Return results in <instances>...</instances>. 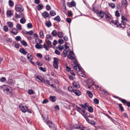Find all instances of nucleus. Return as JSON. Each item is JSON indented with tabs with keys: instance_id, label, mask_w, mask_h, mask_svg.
I'll use <instances>...</instances> for the list:
<instances>
[{
	"instance_id": "1",
	"label": "nucleus",
	"mask_w": 130,
	"mask_h": 130,
	"mask_svg": "<svg viewBox=\"0 0 130 130\" xmlns=\"http://www.w3.org/2000/svg\"><path fill=\"white\" fill-rule=\"evenodd\" d=\"M1 89L4 92L7 94L9 95L11 92L10 90V87L9 86L7 85H3L1 86Z\"/></svg>"
},
{
	"instance_id": "2",
	"label": "nucleus",
	"mask_w": 130,
	"mask_h": 130,
	"mask_svg": "<svg viewBox=\"0 0 130 130\" xmlns=\"http://www.w3.org/2000/svg\"><path fill=\"white\" fill-rule=\"evenodd\" d=\"M46 123L50 128H52L53 130H56V126L52 122L49 121H46Z\"/></svg>"
},
{
	"instance_id": "3",
	"label": "nucleus",
	"mask_w": 130,
	"mask_h": 130,
	"mask_svg": "<svg viewBox=\"0 0 130 130\" xmlns=\"http://www.w3.org/2000/svg\"><path fill=\"white\" fill-rule=\"evenodd\" d=\"M15 10L18 12H22L24 10V8L20 4H18L15 7Z\"/></svg>"
},
{
	"instance_id": "4",
	"label": "nucleus",
	"mask_w": 130,
	"mask_h": 130,
	"mask_svg": "<svg viewBox=\"0 0 130 130\" xmlns=\"http://www.w3.org/2000/svg\"><path fill=\"white\" fill-rule=\"evenodd\" d=\"M74 107H76L77 108L76 110L79 112L84 117L85 113V110L83 108H81L77 106L76 105H75Z\"/></svg>"
},
{
	"instance_id": "5",
	"label": "nucleus",
	"mask_w": 130,
	"mask_h": 130,
	"mask_svg": "<svg viewBox=\"0 0 130 130\" xmlns=\"http://www.w3.org/2000/svg\"><path fill=\"white\" fill-rule=\"evenodd\" d=\"M54 61L53 62V65L54 67L56 69H57L58 68V63L59 61V59L56 58L54 57Z\"/></svg>"
},
{
	"instance_id": "6",
	"label": "nucleus",
	"mask_w": 130,
	"mask_h": 130,
	"mask_svg": "<svg viewBox=\"0 0 130 130\" xmlns=\"http://www.w3.org/2000/svg\"><path fill=\"white\" fill-rule=\"evenodd\" d=\"M78 74L80 76L85 77L86 76L84 74V72L82 70V68L78 66Z\"/></svg>"
},
{
	"instance_id": "7",
	"label": "nucleus",
	"mask_w": 130,
	"mask_h": 130,
	"mask_svg": "<svg viewBox=\"0 0 130 130\" xmlns=\"http://www.w3.org/2000/svg\"><path fill=\"white\" fill-rule=\"evenodd\" d=\"M19 108L20 110L22 112L25 113L27 111L28 108L26 106L23 105V104H21L19 105Z\"/></svg>"
},
{
	"instance_id": "8",
	"label": "nucleus",
	"mask_w": 130,
	"mask_h": 130,
	"mask_svg": "<svg viewBox=\"0 0 130 130\" xmlns=\"http://www.w3.org/2000/svg\"><path fill=\"white\" fill-rule=\"evenodd\" d=\"M42 16L43 18L46 19L48 18V19L50 18V17L49 15V14L46 11H44L42 14Z\"/></svg>"
},
{
	"instance_id": "9",
	"label": "nucleus",
	"mask_w": 130,
	"mask_h": 130,
	"mask_svg": "<svg viewBox=\"0 0 130 130\" xmlns=\"http://www.w3.org/2000/svg\"><path fill=\"white\" fill-rule=\"evenodd\" d=\"M67 5L69 7H75L76 5V3L74 1H72L71 3L68 2L67 3Z\"/></svg>"
},
{
	"instance_id": "10",
	"label": "nucleus",
	"mask_w": 130,
	"mask_h": 130,
	"mask_svg": "<svg viewBox=\"0 0 130 130\" xmlns=\"http://www.w3.org/2000/svg\"><path fill=\"white\" fill-rule=\"evenodd\" d=\"M15 18L17 19L21 18H24V15L22 12H19V13L18 14L15 13Z\"/></svg>"
},
{
	"instance_id": "11",
	"label": "nucleus",
	"mask_w": 130,
	"mask_h": 130,
	"mask_svg": "<svg viewBox=\"0 0 130 130\" xmlns=\"http://www.w3.org/2000/svg\"><path fill=\"white\" fill-rule=\"evenodd\" d=\"M74 55V54L73 52L72 51H70L69 52V54H68V57L71 59L74 60L75 58L73 56Z\"/></svg>"
},
{
	"instance_id": "12",
	"label": "nucleus",
	"mask_w": 130,
	"mask_h": 130,
	"mask_svg": "<svg viewBox=\"0 0 130 130\" xmlns=\"http://www.w3.org/2000/svg\"><path fill=\"white\" fill-rule=\"evenodd\" d=\"M72 84L74 86L77 88H78L80 87V85L78 82L77 81H74L73 83Z\"/></svg>"
},
{
	"instance_id": "13",
	"label": "nucleus",
	"mask_w": 130,
	"mask_h": 130,
	"mask_svg": "<svg viewBox=\"0 0 130 130\" xmlns=\"http://www.w3.org/2000/svg\"><path fill=\"white\" fill-rule=\"evenodd\" d=\"M105 14L102 11H99V12L97 15L100 19H102L104 17V16Z\"/></svg>"
},
{
	"instance_id": "14",
	"label": "nucleus",
	"mask_w": 130,
	"mask_h": 130,
	"mask_svg": "<svg viewBox=\"0 0 130 130\" xmlns=\"http://www.w3.org/2000/svg\"><path fill=\"white\" fill-rule=\"evenodd\" d=\"M10 31L11 33L15 35H16L18 32L17 30L15 28H13L11 30H10Z\"/></svg>"
},
{
	"instance_id": "15",
	"label": "nucleus",
	"mask_w": 130,
	"mask_h": 130,
	"mask_svg": "<svg viewBox=\"0 0 130 130\" xmlns=\"http://www.w3.org/2000/svg\"><path fill=\"white\" fill-rule=\"evenodd\" d=\"M105 18L108 20L111 19V15L107 11L105 12Z\"/></svg>"
},
{
	"instance_id": "16",
	"label": "nucleus",
	"mask_w": 130,
	"mask_h": 130,
	"mask_svg": "<svg viewBox=\"0 0 130 130\" xmlns=\"http://www.w3.org/2000/svg\"><path fill=\"white\" fill-rule=\"evenodd\" d=\"M56 98L55 96L51 95L49 97V99L50 101L52 102H55L56 101Z\"/></svg>"
},
{
	"instance_id": "17",
	"label": "nucleus",
	"mask_w": 130,
	"mask_h": 130,
	"mask_svg": "<svg viewBox=\"0 0 130 130\" xmlns=\"http://www.w3.org/2000/svg\"><path fill=\"white\" fill-rule=\"evenodd\" d=\"M73 92H74L77 96H79L81 94L80 92L78 90H74L73 91Z\"/></svg>"
},
{
	"instance_id": "18",
	"label": "nucleus",
	"mask_w": 130,
	"mask_h": 130,
	"mask_svg": "<svg viewBox=\"0 0 130 130\" xmlns=\"http://www.w3.org/2000/svg\"><path fill=\"white\" fill-rule=\"evenodd\" d=\"M27 59L29 61L31 60L33 58V57L31 54L29 53H28L27 54Z\"/></svg>"
},
{
	"instance_id": "19",
	"label": "nucleus",
	"mask_w": 130,
	"mask_h": 130,
	"mask_svg": "<svg viewBox=\"0 0 130 130\" xmlns=\"http://www.w3.org/2000/svg\"><path fill=\"white\" fill-rule=\"evenodd\" d=\"M8 84L11 85H14L15 82L11 79H10L8 80L7 82Z\"/></svg>"
},
{
	"instance_id": "20",
	"label": "nucleus",
	"mask_w": 130,
	"mask_h": 130,
	"mask_svg": "<svg viewBox=\"0 0 130 130\" xmlns=\"http://www.w3.org/2000/svg\"><path fill=\"white\" fill-rule=\"evenodd\" d=\"M122 4L123 7H126L127 5V4L126 0H122Z\"/></svg>"
},
{
	"instance_id": "21",
	"label": "nucleus",
	"mask_w": 130,
	"mask_h": 130,
	"mask_svg": "<svg viewBox=\"0 0 130 130\" xmlns=\"http://www.w3.org/2000/svg\"><path fill=\"white\" fill-rule=\"evenodd\" d=\"M19 51L24 55H26L27 53V52L23 48H20L19 50Z\"/></svg>"
},
{
	"instance_id": "22",
	"label": "nucleus",
	"mask_w": 130,
	"mask_h": 130,
	"mask_svg": "<svg viewBox=\"0 0 130 130\" xmlns=\"http://www.w3.org/2000/svg\"><path fill=\"white\" fill-rule=\"evenodd\" d=\"M86 93L89 97L91 98L93 97V94L91 91H87Z\"/></svg>"
},
{
	"instance_id": "23",
	"label": "nucleus",
	"mask_w": 130,
	"mask_h": 130,
	"mask_svg": "<svg viewBox=\"0 0 130 130\" xmlns=\"http://www.w3.org/2000/svg\"><path fill=\"white\" fill-rule=\"evenodd\" d=\"M7 24L8 25L9 27L11 28L13 26V23L11 22H8L7 23Z\"/></svg>"
},
{
	"instance_id": "24",
	"label": "nucleus",
	"mask_w": 130,
	"mask_h": 130,
	"mask_svg": "<svg viewBox=\"0 0 130 130\" xmlns=\"http://www.w3.org/2000/svg\"><path fill=\"white\" fill-rule=\"evenodd\" d=\"M37 78L43 83L45 82V80L43 79L40 76H37Z\"/></svg>"
},
{
	"instance_id": "25",
	"label": "nucleus",
	"mask_w": 130,
	"mask_h": 130,
	"mask_svg": "<svg viewBox=\"0 0 130 130\" xmlns=\"http://www.w3.org/2000/svg\"><path fill=\"white\" fill-rule=\"evenodd\" d=\"M6 14L7 17L10 16L12 15V12L11 10H9L7 11Z\"/></svg>"
},
{
	"instance_id": "26",
	"label": "nucleus",
	"mask_w": 130,
	"mask_h": 130,
	"mask_svg": "<svg viewBox=\"0 0 130 130\" xmlns=\"http://www.w3.org/2000/svg\"><path fill=\"white\" fill-rule=\"evenodd\" d=\"M59 38H62L63 37V33L61 31L59 32L57 34Z\"/></svg>"
},
{
	"instance_id": "27",
	"label": "nucleus",
	"mask_w": 130,
	"mask_h": 130,
	"mask_svg": "<svg viewBox=\"0 0 130 130\" xmlns=\"http://www.w3.org/2000/svg\"><path fill=\"white\" fill-rule=\"evenodd\" d=\"M43 6L42 4L39 5L37 6V8L38 10H41L43 9Z\"/></svg>"
},
{
	"instance_id": "28",
	"label": "nucleus",
	"mask_w": 130,
	"mask_h": 130,
	"mask_svg": "<svg viewBox=\"0 0 130 130\" xmlns=\"http://www.w3.org/2000/svg\"><path fill=\"white\" fill-rule=\"evenodd\" d=\"M35 46L36 48L38 49H40L42 48V47L41 44H39L38 43L36 44L35 45Z\"/></svg>"
},
{
	"instance_id": "29",
	"label": "nucleus",
	"mask_w": 130,
	"mask_h": 130,
	"mask_svg": "<svg viewBox=\"0 0 130 130\" xmlns=\"http://www.w3.org/2000/svg\"><path fill=\"white\" fill-rule=\"evenodd\" d=\"M46 38L47 39L51 40H52L53 38V37L52 36L49 34L46 35Z\"/></svg>"
},
{
	"instance_id": "30",
	"label": "nucleus",
	"mask_w": 130,
	"mask_h": 130,
	"mask_svg": "<svg viewBox=\"0 0 130 130\" xmlns=\"http://www.w3.org/2000/svg\"><path fill=\"white\" fill-rule=\"evenodd\" d=\"M54 20L57 21L58 22H59L61 21L59 15H57L55 17L54 19Z\"/></svg>"
},
{
	"instance_id": "31",
	"label": "nucleus",
	"mask_w": 130,
	"mask_h": 130,
	"mask_svg": "<svg viewBox=\"0 0 130 130\" xmlns=\"http://www.w3.org/2000/svg\"><path fill=\"white\" fill-rule=\"evenodd\" d=\"M50 14L52 16H54L56 15V13L54 10H52L50 11Z\"/></svg>"
},
{
	"instance_id": "32",
	"label": "nucleus",
	"mask_w": 130,
	"mask_h": 130,
	"mask_svg": "<svg viewBox=\"0 0 130 130\" xmlns=\"http://www.w3.org/2000/svg\"><path fill=\"white\" fill-rule=\"evenodd\" d=\"M67 51L66 50H64L62 53V56L63 57H66L67 56Z\"/></svg>"
},
{
	"instance_id": "33",
	"label": "nucleus",
	"mask_w": 130,
	"mask_h": 130,
	"mask_svg": "<svg viewBox=\"0 0 130 130\" xmlns=\"http://www.w3.org/2000/svg\"><path fill=\"white\" fill-rule=\"evenodd\" d=\"M108 5L110 7H111V8L112 9L115 8V4L113 3H109Z\"/></svg>"
},
{
	"instance_id": "34",
	"label": "nucleus",
	"mask_w": 130,
	"mask_h": 130,
	"mask_svg": "<svg viewBox=\"0 0 130 130\" xmlns=\"http://www.w3.org/2000/svg\"><path fill=\"white\" fill-rule=\"evenodd\" d=\"M118 99L121 101L124 104H126L127 102L125 99H123L121 98H119Z\"/></svg>"
},
{
	"instance_id": "35",
	"label": "nucleus",
	"mask_w": 130,
	"mask_h": 130,
	"mask_svg": "<svg viewBox=\"0 0 130 130\" xmlns=\"http://www.w3.org/2000/svg\"><path fill=\"white\" fill-rule=\"evenodd\" d=\"M46 43L48 45V46L49 47H51L52 46L51 42L49 40L47 41L46 42Z\"/></svg>"
},
{
	"instance_id": "36",
	"label": "nucleus",
	"mask_w": 130,
	"mask_h": 130,
	"mask_svg": "<svg viewBox=\"0 0 130 130\" xmlns=\"http://www.w3.org/2000/svg\"><path fill=\"white\" fill-rule=\"evenodd\" d=\"M45 24L46 26L48 27H50L52 26V24L50 21H49L45 23Z\"/></svg>"
},
{
	"instance_id": "37",
	"label": "nucleus",
	"mask_w": 130,
	"mask_h": 130,
	"mask_svg": "<svg viewBox=\"0 0 130 130\" xmlns=\"http://www.w3.org/2000/svg\"><path fill=\"white\" fill-rule=\"evenodd\" d=\"M23 18H22L20 20V22L22 24L25 23L26 21V20Z\"/></svg>"
},
{
	"instance_id": "38",
	"label": "nucleus",
	"mask_w": 130,
	"mask_h": 130,
	"mask_svg": "<svg viewBox=\"0 0 130 130\" xmlns=\"http://www.w3.org/2000/svg\"><path fill=\"white\" fill-rule=\"evenodd\" d=\"M21 43L22 44L25 46H26L27 45V44L26 42L24 40H22L21 41Z\"/></svg>"
},
{
	"instance_id": "39",
	"label": "nucleus",
	"mask_w": 130,
	"mask_h": 130,
	"mask_svg": "<svg viewBox=\"0 0 130 130\" xmlns=\"http://www.w3.org/2000/svg\"><path fill=\"white\" fill-rule=\"evenodd\" d=\"M52 35L54 37H55L57 35V33L56 30H54L52 32Z\"/></svg>"
},
{
	"instance_id": "40",
	"label": "nucleus",
	"mask_w": 130,
	"mask_h": 130,
	"mask_svg": "<svg viewBox=\"0 0 130 130\" xmlns=\"http://www.w3.org/2000/svg\"><path fill=\"white\" fill-rule=\"evenodd\" d=\"M44 58L46 60L48 61H50L51 60V59L50 58L49 55H45L44 56Z\"/></svg>"
},
{
	"instance_id": "41",
	"label": "nucleus",
	"mask_w": 130,
	"mask_h": 130,
	"mask_svg": "<svg viewBox=\"0 0 130 130\" xmlns=\"http://www.w3.org/2000/svg\"><path fill=\"white\" fill-rule=\"evenodd\" d=\"M117 21H114L113 20H112L110 22V23L113 26L116 25V24H117Z\"/></svg>"
},
{
	"instance_id": "42",
	"label": "nucleus",
	"mask_w": 130,
	"mask_h": 130,
	"mask_svg": "<svg viewBox=\"0 0 130 130\" xmlns=\"http://www.w3.org/2000/svg\"><path fill=\"white\" fill-rule=\"evenodd\" d=\"M35 41L37 43H38V42L39 43H41L42 42V40L38 38H35Z\"/></svg>"
},
{
	"instance_id": "43",
	"label": "nucleus",
	"mask_w": 130,
	"mask_h": 130,
	"mask_svg": "<svg viewBox=\"0 0 130 130\" xmlns=\"http://www.w3.org/2000/svg\"><path fill=\"white\" fill-rule=\"evenodd\" d=\"M17 29L19 30H20L21 29V25L19 24H17L16 26Z\"/></svg>"
},
{
	"instance_id": "44",
	"label": "nucleus",
	"mask_w": 130,
	"mask_h": 130,
	"mask_svg": "<svg viewBox=\"0 0 130 130\" xmlns=\"http://www.w3.org/2000/svg\"><path fill=\"white\" fill-rule=\"evenodd\" d=\"M94 103L96 104H98L99 103V101L97 99L95 98L93 100Z\"/></svg>"
},
{
	"instance_id": "45",
	"label": "nucleus",
	"mask_w": 130,
	"mask_h": 130,
	"mask_svg": "<svg viewBox=\"0 0 130 130\" xmlns=\"http://www.w3.org/2000/svg\"><path fill=\"white\" fill-rule=\"evenodd\" d=\"M15 39L16 41H21L22 39L21 37L19 36L16 37Z\"/></svg>"
},
{
	"instance_id": "46",
	"label": "nucleus",
	"mask_w": 130,
	"mask_h": 130,
	"mask_svg": "<svg viewBox=\"0 0 130 130\" xmlns=\"http://www.w3.org/2000/svg\"><path fill=\"white\" fill-rule=\"evenodd\" d=\"M9 4L10 6H13L14 5V3L12 1L10 0L9 1Z\"/></svg>"
},
{
	"instance_id": "47",
	"label": "nucleus",
	"mask_w": 130,
	"mask_h": 130,
	"mask_svg": "<svg viewBox=\"0 0 130 130\" xmlns=\"http://www.w3.org/2000/svg\"><path fill=\"white\" fill-rule=\"evenodd\" d=\"M93 109L92 107H88V110L90 112H92L93 111Z\"/></svg>"
},
{
	"instance_id": "48",
	"label": "nucleus",
	"mask_w": 130,
	"mask_h": 130,
	"mask_svg": "<svg viewBox=\"0 0 130 130\" xmlns=\"http://www.w3.org/2000/svg\"><path fill=\"white\" fill-rule=\"evenodd\" d=\"M4 30L6 32H7L8 30V28L7 26L6 25H5L3 27Z\"/></svg>"
},
{
	"instance_id": "49",
	"label": "nucleus",
	"mask_w": 130,
	"mask_h": 130,
	"mask_svg": "<svg viewBox=\"0 0 130 130\" xmlns=\"http://www.w3.org/2000/svg\"><path fill=\"white\" fill-rule=\"evenodd\" d=\"M34 92L31 89L29 90H28V93L29 95H31L33 94Z\"/></svg>"
},
{
	"instance_id": "50",
	"label": "nucleus",
	"mask_w": 130,
	"mask_h": 130,
	"mask_svg": "<svg viewBox=\"0 0 130 130\" xmlns=\"http://www.w3.org/2000/svg\"><path fill=\"white\" fill-rule=\"evenodd\" d=\"M68 90L71 92H72L73 91L74 89H73L72 87L71 86H69L68 87Z\"/></svg>"
},
{
	"instance_id": "51",
	"label": "nucleus",
	"mask_w": 130,
	"mask_h": 130,
	"mask_svg": "<svg viewBox=\"0 0 130 130\" xmlns=\"http://www.w3.org/2000/svg\"><path fill=\"white\" fill-rule=\"evenodd\" d=\"M43 47L44 48H45L46 50L48 51L49 50L48 49V46H47L45 43H44L43 44Z\"/></svg>"
},
{
	"instance_id": "52",
	"label": "nucleus",
	"mask_w": 130,
	"mask_h": 130,
	"mask_svg": "<svg viewBox=\"0 0 130 130\" xmlns=\"http://www.w3.org/2000/svg\"><path fill=\"white\" fill-rule=\"evenodd\" d=\"M51 6L49 5H47L46 6V9L48 10L49 11L51 9Z\"/></svg>"
},
{
	"instance_id": "53",
	"label": "nucleus",
	"mask_w": 130,
	"mask_h": 130,
	"mask_svg": "<svg viewBox=\"0 0 130 130\" xmlns=\"http://www.w3.org/2000/svg\"><path fill=\"white\" fill-rule=\"evenodd\" d=\"M58 43L60 44H61L63 43L64 41L62 39H60L58 40Z\"/></svg>"
},
{
	"instance_id": "54",
	"label": "nucleus",
	"mask_w": 130,
	"mask_h": 130,
	"mask_svg": "<svg viewBox=\"0 0 130 130\" xmlns=\"http://www.w3.org/2000/svg\"><path fill=\"white\" fill-rule=\"evenodd\" d=\"M39 35L42 38H44V36L43 31H41L40 32Z\"/></svg>"
},
{
	"instance_id": "55",
	"label": "nucleus",
	"mask_w": 130,
	"mask_h": 130,
	"mask_svg": "<svg viewBox=\"0 0 130 130\" xmlns=\"http://www.w3.org/2000/svg\"><path fill=\"white\" fill-rule=\"evenodd\" d=\"M6 80V79L5 77H3L0 79V81L1 82H4Z\"/></svg>"
},
{
	"instance_id": "56",
	"label": "nucleus",
	"mask_w": 130,
	"mask_h": 130,
	"mask_svg": "<svg viewBox=\"0 0 130 130\" xmlns=\"http://www.w3.org/2000/svg\"><path fill=\"white\" fill-rule=\"evenodd\" d=\"M119 107L120 108V109L122 111H123L124 110L122 106V105L121 104H119Z\"/></svg>"
},
{
	"instance_id": "57",
	"label": "nucleus",
	"mask_w": 130,
	"mask_h": 130,
	"mask_svg": "<svg viewBox=\"0 0 130 130\" xmlns=\"http://www.w3.org/2000/svg\"><path fill=\"white\" fill-rule=\"evenodd\" d=\"M39 69L43 71V72H45L46 71V69L45 68H43L42 67H40L39 68Z\"/></svg>"
},
{
	"instance_id": "58",
	"label": "nucleus",
	"mask_w": 130,
	"mask_h": 130,
	"mask_svg": "<svg viewBox=\"0 0 130 130\" xmlns=\"http://www.w3.org/2000/svg\"><path fill=\"white\" fill-rule=\"evenodd\" d=\"M121 19L122 20L124 21H128L127 19L124 16H122L121 17Z\"/></svg>"
},
{
	"instance_id": "59",
	"label": "nucleus",
	"mask_w": 130,
	"mask_h": 130,
	"mask_svg": "<svg viewBox=\"0 0 130 130\" xmlns=\"http://www.w3.org/2000/svg\"><path fill=\"white\" fill-rule=\"evenodd\" d=\"M27 27L28 28H30L32 27V26L31 23H28L27 24Z\"/></svg>"
},
{
	"instance_id": "60",
	"label": "nucleus",
	"mask_w": 130,
	"mask_h": 130,
	"mask_svg": "<svg viewBox=\"0 0 130 130\" xmlns=\"http://www.w3.org/2000/svg\"><path fill=\"white\" fill-rule=\"evenodd\" d=\"M66 21L69 23H71V19L70 18H67L66 19Z\"/></svg>"
},
{
	"instance_id": "61",
	"label": "nucleus",
	"mask_w": 130,
	"mask_h": 130,
	"mask_svg": "<svg viewBox=\"0 0 130 130\" xmlns=\"http://www.w3.org/2000/svg\"><path fill=\"white\" fill-rule=\"evenodd\" d=\"M115 15L117 17H119L120 16V14L118 11H116L115 12Z\"/></svg>"
},
{
	"instance_id": "62",
	"label": "nucleus",
	"mask_w": 130,
	"mask_h": 130,
	"mask_svg": "<svg viewBox=\"0 0 130 130\" xmlns=\"http://www.w3.org/2000/svg\"><path fill=\"white\" fill-rule=\"evenodd\" d=\"M78 66L79 67V64H77L74 67V68L75 70L77 71V69L78 68Z\"/></svg>"
},
{
	"instance_id": "63",
	"label": "nucleus",
	"mask_w": 130,
	"mask_h": 130,
	"mask_svg": "<svg viewBox=\"0 0 130 130\" xmlns=\"http://www.w3.org/2000/svg\"><path fill=\"white\" fill-rule=\"evenodd\" d=\"M21 60L23 62H25L26 61V59L23 57H21Z\"/></svg>"
},
{
	"instance_id": "64",
	"label": "nucleus",
	"mask_w": 130,
	"mask_h": 130,
	"mask_svg": "<svg viewBox=\"0 0 130 130\" xmlns=\"http://www.w3.org/2000/svg\"><path fill=\"white\" fill-rule=\"evenodd\" d=\"M55 53L56 54L58 55H60V52L58 50H55Z\"/></svg>"
}]
</instances>
